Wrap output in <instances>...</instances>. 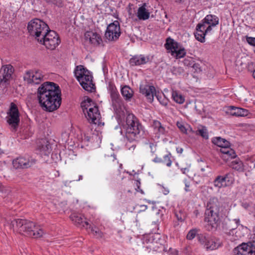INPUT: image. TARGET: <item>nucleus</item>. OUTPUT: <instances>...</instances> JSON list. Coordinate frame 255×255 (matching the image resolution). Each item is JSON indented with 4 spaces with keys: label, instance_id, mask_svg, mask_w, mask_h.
I'll return each mask as SVG.
<instances>
[{
    "label": "nucleus",
    "instance_id": "obj_13",
    "mask_svg": "<svg viewBox=\"0 0 255 255\" xmlns=\"http://www.w3.org/2000/svg\"><path fill=\"white\" fill-rule=\"evenodd\" d=\"M88 121L90 124L99 125L101 119V115L98 107L94 106L92 108H90L89 111L84 114Z\"/></svg>",
    "mask_w": 255,
    "mask_h": 255
},
{
    "label": "nucleus",
    "instance_id": "obj_21",
    "mask_svg": "<svg viewBox=\"0 0 255 255\" xmlns=\"http://www.w3.org/2000/svg\"><path fill=\"white\" fill-rule=\"evenodd\" d=\"M220 151L222 154L221 157L226 161L235 158L237 156L236 152L233 149L230 147V146L221 148Z\"/></svg>",
    "mask_w": 255,
    "mask_h": 255
},
{
    "label": "nucleus",
    "instance_id": "obj_60",
    "mask_svg": "<svg viewBox=\"0 0 255 255\" xmlns=\"http://www.w3.org/2000/svg\"><path fill=\"white\" fill-rule=\"evenodd\" d=\"M255 70L253 71V76L254 78H255V76H254V72H255Z\"/></svg>",
    "mask_w": 255,
    "mask_h": 255
},
{
    "label": "nucleus",
    "instance_id": "obj_20",
    "mask_svg": "<svg viewBox=\"0 0 255 255\" xmlns=\"http://www.w3.org/2000/svg\"><path fill=\"white\" fill-rule=\"evenodd\" d=\"M153 57L152 56H145L143 55L133 56L129 60L130 64H146L152 62Z\"/></svg>",
    "mask_w": 255,
    "mask_h": 255
},
{
    "label": "nucleus",
    "instance_id": "obj_19",
    "mask_svg": "<svg viewBox=\"0 0 255 255\" xmlns=\"http://www.w3.org/2000/svg\"><path fill=\"white\" fill-rule=\"evenodd\" d=\"M70 219L77 226H82L87 229L89 226L88 222L84 221V217L81 214L73 213L70 216Z\"/></svg>",
    "mask_w": 255,
    "mask_h": 255
},
{
    "label": "nucleus",
    "instance_id": "obj_22",
    "mask_svg": "<svg viewBox=\"0 0 255 255\" xmlns=\"http://www.w3.org/2000/svg\"><path fill=\"white\" fill-rule=\"evenodd\" d=\"M229 174H226L225 176H218L214 181V185L216 187L221 188L229 185Z\"/></svg>",
    "mask_w": 255,
    "mask_h": 255
},
{
    "label": "nucleus",
    "instance_id": "obj_11",
    "mask_svg": "<svg viewBox=\"0 0 255 255\" xmlns=\"http://www.w3.org/2000/svg\"><path fill=\"white\" fill-rule=\"evenodd\" d=\"M108 89L110 94L112 105L115 109L117 110L122 104L120 94L115 85L112 82L109 83Z\"/></svg>",
    "mask_w": 255,
    "mask_h": 255
},
{
    "label": "nucleus",
    "instance_id": "obj_40",
    "mask_svg": "<svg viewBox=\"0 0 255 255\" xmlns=\"http://www.w3.org/2000/svg\"><path fill=\"white\" fill-rule=\"evenodd\" d=\"M197 234V230L195 229L190 230L187 235L186 238L188 240H191L194 239Z\"/></svg>",
    "mask_w": 255,
    "mask_h": 255
},
{
    "label": "nucleus",
    "instance_id": "obj_16",
    "mask_svg": "<svg viewBox=\"0 0 255 255\" xmlns=\"http://www.w3.org/2000/svg\"><path fill=\"white\" fill-rule=\"evenodd\" d=\"M35 159H29L20 157L14 159L12 161V164L15 169H23L31 167L35 163Z\"/></svg>",
    "mask_w": 255,
    "mask_h": 255
},
{
    "label": "nucleus",
    "instance_id": "obj_37",
    "mask_svg": "<svg viewBox=\"0 0 255 255\" xmlns=\"http://www.w3.org/2000/svg\"><path fill=\"white\" fill-rule=\"evenodd\" d=\"M91 233L97 238H102L103 237V233L95 227L91 228Z\"/></svg>",
    "mask_w": 255,
    "mask_h": 255
},
{
    "label": "nucleus",
    "instance_id": "obj_15",
    "mask_svg": "<svg viewBox=\"0 0 255 255\" xmlns=\"http://www.w3.org/2000/svg\"><path fill=\"white\" fill-rule=\"evenodd\" d=\"M14 71V68L12 65H4L1 69L2 79L0 81V84L3 87H6L8 85V81L11 78L12 74Z\"/></svg>",
    "mask_w": 255,
    "mask_h": 255
},
{
    "label": "nucleus",
    "instance_id": "obj_55",
    "mask_svg": "<svg viewBox=\"0 0 255 255\" xmlns=\"http://www.w3.org/2000/svg\"><path fill=\"white\" fill-rule=\"evenodd\" d=\"M135 183H136V185L137 187V189H139V185H140V183L138 181H136Z\"/></svg>",
    "mask_w": 255,
    "mask_h": 255
},
{
    "label": "nucleus",
    "instance_id": "obj_24",
    "mask_svg": "<svg viewBox=\"0 0 255 255\" xmlns=\"http://www.w3.org/2000/svg\"><path fill=\"white\" fill-rule=\"evenodd\" d=\"M104 162L105 164L109 167L114 168L119 167L122 168V164H119L115 155H106Z\"/></svg>",
    "mask_w": 255,
    "mask_h": 255
},
{
    "label": "nucleus",
    "instance_id": "obj_51",
    "mask_svg": "<svg viewBox=\"0 0 255 255\" xmlns=\"http://www.w3.org/2000/svg\"><path fill=\"white\" fill-rule=\"evenodd\" d=\"M212 25H209L208 27L206 26V30H205L206 34L208 32H210V31L212 30Z\"/></svg>",
    "mask_w": 255,
    "mask_h": 255
},
{
    "label": "nucleus",
    "instance_id": "obj_3",
    "mask_svg": "<svg viewBox=\"0 0 255 255\" xmlns=\"http://www.w3.org/2000/svg\"><path fill=\"white\" fill-rule=\"evenodd\" d=\"M143 127L133 114H128L126 118V138L130 142L138 141L143 135Z\"/></svg>",
    "mask_w": 255,
    "mask_h": 255
},
{
    "label": "nucleus",
    "instance_id": "obj_2",
    "mask_svg": "<svg viewBox=\"0 0 255 255\" xmlns=\"http://www.w3.org/2000/svg\"><path fill=\"white\" fill-rule=\"evenodd\" d=\"M10 226L14 232L25 234L34 238L41 237L44 234L39 226H37L34 223L25 219L13 220L11 222Z\"/></svg>",
    "mask_w": 255,
    "mask_h": 255
},
{
    "label": "nucleus",
    "instance_id": "obj_5",
    "mask_svg": "<svg viewBox=\"0 0 255 255\" xmlns=\"http://www.w3.org/2000/svg\"><path fill=\"white\" fill-rule=\"evenodd\" d=\"M74 74L80 85L85 90L92 92L94 85L93 83L91 72L82 65L76 66Z\"/></svg>",
    "mask_w": 255,
    "mask_h": 255
},
{
    "label": "nucleus",
    "instance_id": "obj_38",
    "mask_svg": "<svg viewBox=\"0 0 255 255\" xmlns=\"http://www.w3.org/2000/svg\"><path fill=\"white\" fill-rule=\"evenodd\" d=\"M197 238L200 243L204 246L209 237L206 234H201L198 235Z\"/></svg>",
    "mask_w": 255,
    "mask_h": 255
},
{
    "label": "nucleus",
    "instance_id": "obj_46",
    "mask_svg": "<svg viewBox=\"0 0 255 255\" xmlns=\"http://www.w3.org/2000/svg\"><path fill=\"white\" fill-rule=\"evenodd\" d=\"M184 183H185V190L186 192L190 191V190L189 189V187L190 186V184L189 182H188L187 180H185L184 181Z\"/></svg>",
    "mask_w": 255,
    "mask_h": 255
},
{
    "label": "nucleus",
    "instance_id": "obj_47",
    "mask_svg": "<svg viewBox=\"0 0 255 255\" xmlns=\"http://www.w3.org/2000/svg\"><path fill=\"white\" fill-rule=\"evenodd\" d=\"M52 3L60 6L62 4V1L61 0H53Z\"/></svg>",
    "mask_w": 255,
    "mask_h": 255
},
{
    "label": "nucleus",
    "instance_id": "obj_32",
    "mask_svg": "<svg viewBox=\"0 0 255 255\" xmlns=\"http://www.w3.org/2000/svg\"><path fill=\"white\" fill-rule=\"evenodd\" d=\"M219 247L218 243L215 239L209 238L206 243L204 247L207 250H214L217 249Z\"/></svg>",
    "mask_w": 255,
    "mask_h": 255
},
{
    "label": "nucleus",
    "instance_id": "obj_29",
    "mask_svg": "<svg viewBox=\"0 0 255 255\" xmlns=\"http://www.w3.org/2000/svg\"><path fill=\"white\" fill-rule=\"evenodd\" d=\"M212 142L218 146L220 147L221 148H225L230 145V143L228 141L220 137L213 138L212 139Z\"/></svg>",
    "mask_w": 255,
    "mask_h": 255
},
{
    "label": "nucleus",
    "instance_id": "obj_18",
    "mask_svg": "<svg viewBox=\"0 0 255 255\" xmlns=\"http://www.w3.org/2000/svg\"><path fill=\"white\" fill-rule=\"evenodd\" d=\"M85 38L86 40L94 45H99L102 43V39L101 36L92 31H87L85 33Z\"/></svg>",
    "mask_w": 255,
    "mask_h": 255
},
{
    "label": "nucleus",
    "instance_id": "obj_14",
    "mask_svg": "<svg viewBox=\"0 0 255 255\" xmlns=\"http://www.w3.org/2000/svg\"><path fill=\"white\" fill-rule=\"evenodd\" d=\"M43 78L41 72L39 70H32L26 72L24 80L29 84H39Z\"/></svg>",
    "mask_w": 255,
    "mask_h": 255
},
{
    "label": "nucleus",
    "instance_id": "obj_45",
    "mask_svg": "<svg viewBox=\"0 0 255 255\" xmlns=\"http://www.w3.org/2000/svg\"><path fill=\"white\" fill-rule=\"evenodd\" d=\"M172 72L174 74H180L183 72V70L179 66L174 67Z\"/></svg>",
    "mask_w": 255,
    "mask_h": 255
},
{
    "label": "nucleus",
    "instance_id": "obj_27",
    "mask_svg": "<svg viewBox=\"0 0 255 255\" xmlns=\"http://www.w3.org/2000/svg\"><path fill=\"white\" fill-rule=\"evenodd\" d=\"M121 93L126 101H130L133 95L132 90L128 86H124L122 88Z\"/></svg>",
    "mask_w": 255,
    "mask_h": 255
},
{
    "label": "nucleus",
    "instance_id": "obj_42",
    "mask_svg": "<svg viewBox=\"0 0 255 255\" xmlns=\"http://www.w3.org/2000/svg\"><path fill=\"white\" fill-rule=\"evenodd\" d=\"M247 42L253 46H255V38L246 36Z\"/></svg>",
    "mask_w": 255,
    "mask_h": 255
},
{
    "label": "nucleus",
    "instance_id": "obj_59",
    "mask_svg": "<svg viewBox=\"0 0 255 255\" xmlns=\"http://www.w3.org/2000/svg\"><path fill=\"white\" fill-rule=\"evenodd\" d=\"M44 0L48 3H51L53 1V0Z\"/></svg>",
    "mask_w": 255,
    "mask_h": 255
},
{
    "label": "nucleus",
    "instance_id": "obj_31",
    "mask_svg": "<svg viewBox=\"0 0 255 255\" xmlns=\"http://www.w3.org/2000/svg\"><path fill=\"white\" fill-rule=\"evenodd\" d=\"M172 98L174 101L177 104H182L185 102V97L179 92L173 90L172 92Z\"/></svg>",
    "mask_w": 255,
    "mask_h": 255
},
{
    "label": "nucleus",
    "instance_id": "obj_64",
    "mask_svg": "<svg viewBox=\"0 0 255 255\" xmlns=\"http://www.w3.org/2000/svg\"><path fill=\"white\" fill-rule=\"evenodd\" d=\"M247 205H246V206L245 207V208H247Z\"/></svg>",
    "mask_w": 255,
    "mask_h": 255
},
{
    "label": "nucleus",
    "instance_id": "obj_36",
    "mask_svg": "<svg viewBox=\"0 0 255 255\" xmlns=\"http://www.w3.org/2000/svg\"><path fill=\"white\" fill-rule=\"evenodd\" d=\"M171 154L170 153L165 155L162 159V162L166 164L167 166L170 167L172 164L171 160Z\"/></svg>",
    "mask_w": 255,
    "mask_h": 255
},
{
    "label": "nucleus",
    "instance_id": "obj_52",
    "mask_svg": "<svg viewBox=\"0 0 255 255\" xmlns=\"http://www.w3.org/2000/svg\"><path fill=\"white\" fill-rule=\"evenodd\" d=\"M71 181L66 180L63 181V184L65 186H68V185L71 182Z\"/></svg>",
    "mask_w": 255,
    "mask_h": 255
},
{
    "label": "nucleus",
    "instance_id": "obj_30",
    "mask_svg": "<svg viewBox=\"0 0 255 255\" xmlns=\"http://www.w3.org/2000/svg\"><path fill=\"white\" fill-rule=\"evenodd\" d=\"M203 21L206 24L211 25L214 26L218 24L219 19L216 15L209 14L205 17Z\"/></svg>",
    "mask_w": 255,
    "mask_h": 255
},
{
    "label": "nucleus",
    "instance_id": "obj_61",
    "mask_svg": "<svg viewBox=\"0 0 255 255\" xmlns=\"http://www.w3.org/2000/svg\"><path fill=\"white\" fill-rule=\"evenodd\" d=\"M195 212H196V215H197L198 211H195Z\"/></svg>",
    "mask_w": 255,
    "mask_h": 255
},
{
    "label": "nucleus",
    "instance_id": "obj_23",
    "mask_svg": "<svg viewBox=\"0 0 255 255\" xmlns=\"http://www.w3.org/2000/svg\"><path fill=\"white\" fill-rule=\"evenodd\" d=\"M152 127L153 128L154 133L158 137L161 135H164L167 133V130L166 129V128L158 121H153Z\"/></svg>",
    "mask_w": 255,
    "mask_h": 255
},
{
    "label": "nucleus",
    "instance_id": "obj_12",
    "mask_svg": "<svg viewBox=\"0 0 255 255\" xmlns=\"http://www.w3.org/2000/svg\"><path fill=\"white\" fill-rule=\"evenodd\" d=\"M235 255H255V247L252 243H243L234 250Z\"/></svg>",
    "mask_w": 255,
    "mask_h": 255
},
{
    "label": "nucleus",
    "instance_id": "obj_25",
    "mask_svg": "<svg viewBox=\"0 0 255 255\" xmlns=\"http://www.w3.org/2000/svg\"><path fill=\"white\" fill-rule=\"evenodd\" d=\"M228 111L231 115L237 117H245L249 114L248 110L234 106L230 107Z\"/></svg>",
    "mask_w": 255,
    "mask_h": 255
},
{
    "label": "nucleus",
    "instance_id": "obj_49",
    "mask_svg": "<svg viewBox=\"0 0 255 255\" xmlns=\"http://www.w3.org/2000/svg\"><path fill=\"white\" fill-rule=\"evenodd\" d=\"M196 33H198L199 34H201L202 36H205L206 33V32H203L202 30L196 28Z\"/></svg>",
    "mask_w": 255,
    "mask_h": 255
},
{
    "label": "nucleus",
    "instance_id": "obj_53",
    "mask_svg": "<svg viewBox=\"0 0 255 255\" xmlns=\"http://www.w3.org/2000/svg\"><path fill=\"white\" fill-rule=\"evenodd\" d=\"M147 206L146 205H140V208H141V210L144 211L147 209Z\"/></svg>",
    "mask_w": 255,
    "mask_h": 255
},
{
    "label": "nucleus",
    "instance_id": "obj_17",
    "mask_svg": "<svg viewBox=\"0 0 255 255\" xmlns=\"http://www.w3.org/2000/svg\"><path fill=\"white\" fill-rule=\"evenodd\" d=\"M140 93L144 95L149 103L153 101L154 95L155 94V89L153 86L149 85H140L139 87Z\"/></svg>",
    "mask_w": 255,
    "mask_h": 255
},
{
    "label": "nucleus",
    "instance_id": "obj_33",
    "mask_svg": "<svg viewBox=\"0 0 255 255\" xmlns=\"http://www.w3.org/2000/svg\"><path fill=\"white\" fill-rule=\"evenodd\" d=\"M200 65H187L188 70L191 72L194 77H197V75L202 72V69Z\"/></svg>",
    "mask_w": 255,
    "mask_h": 255
},
{
    "label": "nucleus",
    "instance_id": "obj_54",
    "mask_svg": "<svg viewBox=\"0 0 255 255\" xmlns=\"http://www.w3.org/2000/svg\"><path fill=\"white\" fill-rule=\"evenodd\" d=\"M177 152L181 153L183 152V149L182 148H177Z\"/></svg>",
    "mask_w": 255,
    "mask_h": 255
},
{
    "label": "nucleus",
    "instance_id": "obj_8",
    "mask_svg": "<svg viewBox=\"0 0 255 255\" xmlns=\"http://www.w3.org/2000/svg\"><path fill=\"white\" fill-rule=\"evenodd\" d=\"M164 46L167 52L176 59L181 58L186 55L184 48H179L178 43L170 37L166 39Z\"/></svg>",
    "mask_w": 255,
    "mask_h": 255
},
{
    "label": "nucleus",
    "instance_id": "obj_26",
    "mask_svg": "<svg viewBox=\"0 0 255 255\" xmlns=\"http://www.w3.org/2000/svg\"><path fill=\"white\" fill-rule=\"evenodd\" d=\"M146 4L144 3L137 10V16L140 20H145L149 18L150 12L146 8Z\"/></svg>",
    "mask_w": 255,
    "mask_h": 255
},
{
    "label": "nucleus",
    "instance_id": "obj_50",
    "mask_svg": "<svg viewBox=\"0 0 255 255\" xmlns=\"http://www.w3.org/2000/svg\"><path fill=\"white\" fill-rule=\"evenodd\" d=\"M176 218L177 219V220L178 221H180L181 222L183 221L184 220V218H182L181 216V215L180 214H176Z\"/></svg>",
    "mask_w": 255,
    "mask_h": 255
},
{
    "label": "nucleus",
    "instance_id": "obj_6",
    "mask_svg": "<svg viewBox=\"0 0 255 255\" xmlns=\"http://www.w3.org/2000/svg\"><path fill=\"white\" fill-rule=\"evenodd\" d=\"M49 27L44 21L38 18L31 20L28 23L27 30L29 34L38 42L47 32Z\"/></svg>",
    "mask_w": 255,
    "mask_h": 255
},
{
    "label": "nucleus",
    "instance_id": "obj_7",
    "mask_svg": "<svg viewBox=\"0 0 255 255\" xmlns=\"http://www.w3.org/2000/svg\"><path fill=\"white\" fill-rule=\"evenodd\" d=\"M38 42L44 45L47 49L54 50L60 43L61 40L58 34L53 30H48Z\"/></svg>",
    "mask_w": 255,
    "mask_h": 255
},
{
    "label": "nucleus",
    "instance_id": "obj_28",
    "mask_svg": "<svg viewBox=\"0 0 255 255\" xmlns=\"http://www.w3.org/2000/svg\"><path fill=\"white\" fill-rule=\"evenodd\" d=\"M94 106H96L95 103L89 98H87L81 104V107L84 114L86 113L90 108H92Z\"/></svg>",
    "mask_w": 255,
    "mask_h": 255
},
{
    "label": "nucleus",
    "instance_id": "obj_58",
    "mask_svg": "<svg viewBox=\"0 0 255 255\" xmlns=\"http://www.w3.org/2000/svg\"><path fill=\"white\" fill-rule=\"evenodd\" d=\"M83 179L82 175H79L78 179L76 180V181H80Z\"/></svg>",
    "mask_w": 255,
    "mask_h": 255
},
{
    "label": "nucleus",
    "instance_id": "obj_10",
    "mask_svg": "<svg viewBox=\"0 0 255 255\" xmlns=\"http://www.w3.org/2000/svg\"><path fill=\"white\" fill-rule=\"evenodd\" d=\"M120 26L118 21L115 20L107 27L105 37L109 41L117 40L121 35Z\"/></svg>",
    "mask_w": 255,
    "mask_h": 255
},
{
    "label": "nucleus",
    "instance_id": "obj_9",
    "mask_svg": "<svg viewBox=\"0 0 255 255\" xmlns=\"http://www.w3.org/2000/svg\"><path fill=\"white\" fill-rule=\"evenodd\" d=\"M19 113L15 104L12 103L8 113L7 122L13 130H16L19 123Z\"/></svg>",
    "mask_w": 255,
    "mask_h": 255
},
{
    "label": "nucleus",
    "instance_id": "obj_56",
    "mask_svg": "<svg viewBox=\"0 0 255 255\" xmlns=\"http://www.w3.org/2000/svg\"><path fill=\"white\" fill-rule=\"evenodd\" d=\"M234 221L235 222L236 224L237 225H239V223H240V220L239 219H235L234 220Z\"/></svg>",
    "mask_w": 255,
    "mask_h": 255
},
{
    "label": "nucleus",
    "instance_id": "obj_43",
    "mask_svg": "<svg viewBox=\"0 0 255 255\" xmlns=\"http://www.w3.org/2000/svg\"><path fill=\"white\" fill-rule=\"evenodd\" d=\"M196 28H198V29H200L203 32H205L206 28V24L204 23V21L202 23H199L197 25Z\"/></svg>",
    "mask_w": 255,
    "mask_h": 255
},
{
    "label": "nucleus",
    "instance_id": "obj_48",
    "mask_svg": "<svg viewBox=\"0 0 255 255\" xmlns=\"http://www.w3.org/2000/svg\"><path fill=\"white\" fill-rule=\"evenodd\" d=\"M153 161L155 163H161L162 161V159L156 156L153 159Z\"/></svg>",
    "mask_w": 255,
    "mask_h": 255
},
{
    "label": "nucleus",
    "instance_id": "obj_44",
    "mask_svg": "<svg viewBox=\"0 0 255 255\" xmlns=\"http://www.w3.org/2000/svg\"><path fill=\"white\" fill-rule=\"evenodd\" d=\"M177 126L181 132L183 133H186V129L182 124L177 122Z\"/></svg>",
    "mask_w": 255,
    "mask_h": 255
},
{
    "label": "nucleus",
    "instance_id": "obj_35",
    "mask_svg": "<svg viewBox=\"0 0 255 255\" xmlns=\"http://www.w3.org/2000/svg\"><path fill=\"white\" fill-rule=\"evenodd\" d=\"M40 153L41 155H48L51 151V146L49 144H42L39 148Z\"/></svg>",
    "mask_w": 255,
    "mask_h": 255
},
{
    "label": "nucleus",
    "instance_id": "obj_41",
    "mask_svg": "<svg viewBox=\"0 0 255 255\" xmlns=\"http://www.w3.org/2000/svg\"><path fill=\"white\" fill-rule=\"evenodd\" d=\"M194 35H195L196 39L198 41H199L202 43H203L205 42V36H202L201 34H199L198 33H196V32L194 33Z\"/></svg>",
    "mask_w": 255,
    "mask_h": 255
},
{
    "label": "nucleus",
    "instance_id": "obj_4",
    "mask_svg": "<svg viewBox=\"0 0 255 255\" xmlns=\"http://www.w3.org/2000/svg\"><path fill=\"white\" fill-rule=\"evenodd\" d=\"M207 208L204 221L207 223V230L211 231L216 229L220 223V204L218 199L215 197L210 199Z\"/></svg>",
    "mask_w": 255,
    "mask_h": 255
},
{
    "label": "nucleus",
    "instance_id": "obj_1",
    "mask_svg": "<svg viewBox=\"0 0 255 255\" xmlns=\"http://www.w3.org/2000/svg\"><path fill=\"white\" fill-rule=\"evenodd\" d=\"M37 98L44 110L53 112L61 105V90L59 86L53 82H44L38 89Z\"/></svg>",
    "mask_w": 255,
    "mask_h": 255
},
{
    "label": "nucleus",
    "instance_id": "obj_63",
    "mask_svg": "<svg viewBox=\"0 0 255 255\" xmlns=\"http://www.w3.org/2000/svg\"><path fill=\"white\" fill-rule=\"evenodd\" d=\"M247 205H246V206L245 207V208H247Z\"/></svg>",
    "mask_w": 255,
    "mask_h": 255
},
{
    "label": "nucleus",
    "instance_id": "obj_34",
    "mask_svg": "<svg viewBox=\"0 0 255 255\" xmlns=\"http://www.w3.org/2000/svg\"><path fill=\"white\" fill-rule=\"evenodd\" d=\"M230 166L233 169L238 171H241L243 169V163L239 159L233 161L230 164Z\"/></svg>",
    "mask_w": 255,
    "mask_h": 255
},
{
    "label": "nucleus",
    "instance_id": "obj_57",
    "mask_svg": "<svg viewBox=\"0 0 255 255\" xmlns=\"http://www.w3.org/2000/svg\"><path fill=\"white\" fill-rule=\"evenodd\" d=\"M188 170H188V169H187V168H184V169H183L182 170V171H183V173L185 174V173H186V171H188Z\"/></svg>",
    "mask_w": 255,
    "mask_h": 255
},
{
    "label": "nucleus",
    "instance_id": "obj_39",
    "mask_svg": "<svg viewBox=\"0 0 255 255\" xmlns=\"http://www.w3.org/2000/svg\"><path fill=\"white\" fill-rule=\"evenodd\" d=\"M197 134L200 135L202 137L205 139L208 138V133L207 130L205 128L199 129L197 131Z\"/></svg>",
    "mask_w": 255,
    "mask_h": 255
},
{
    "label": "nucleus",
    "instance_id": "obj_62",
    "mask_svg": "<svg viewBox=\"0 0 255 255\" xmlns=\"http://www.w3.org/2000/svg\"><path fill=\"white\" fill-rule=\"evenodd\" d=\"M253 167L254 168L255 167V163L253 164Z\"/></svg>",
    "mask_w": 255,
    "mask_h": 255
}]
</instances>
